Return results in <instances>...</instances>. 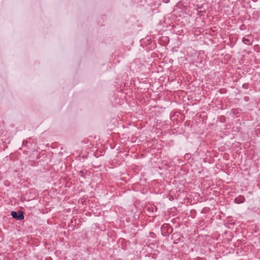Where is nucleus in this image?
<instances>
[{"mask_svg": "<svg viewBox=\"0 0 260 260\" xmlns=\"http://www.w3.org/2000/svg\"><path fill=\"white\" fill-rule=\"evenodd\" d=\"M244 201L245 198L243 196H239L235 199L236 203L238 204L243 203Z\"/></svg>", "mask_w": 260, "mask_h": 260, "instance_id": "3", "label": "nucleus"}, {"mask_svg": "<svg viewBox=\"0 0 260 260\" xmlns=\"http://www.w3.org/2000/svg\"><path fill=\"white\" fill-rule=\"evenodd\" d=\"M242 41L246 45H250L253 42V37L251 35L246 36L243 38Z\"/></svg>", "mask_w": 260, "mask_h": 260, "instance_id": "2", "label": "nucleus"}, {"mask_svg": "<svg viewBox=\"0 0 260 260\" xmlns=\"http://www.w3.org/2000/svg\"><path fill=\"white\" fill-rule=\"evenodd\" d=\"M24 213L22 211H19L18 212L12 211L11 212V215L14 219L20 220L24 219Z\"/></svg>", "mask_w": 260, "mask_h": 260, "instance_id": "1", "label": "nucleus"}]
</instances>
